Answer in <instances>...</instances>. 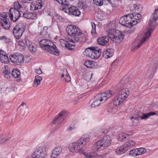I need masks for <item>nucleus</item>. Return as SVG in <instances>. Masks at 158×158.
<instances>
[{"mask_svg": "<svg viewBox=\"0 0 158 158\" xmlns=\"http://www.w3.org/2000/svg\"><path fill=\"white\" fill-rule=\"evenodd\" d=\"M158 8L155 9L154 12L151 15L148 23L149 28L143 34V38L136 47L137 48H139L143 42L149 37L151 33L154 29V27L156 24V22L158 18Z\"/></svg>", "mask_w": 158, "mask_h": 158, "instance_id": "1", "label": "nucleus"}, {"mask_svg": "<svg viewBox=\"0 0 158 158\" xmlns=\"http://www.w3.org/2000/svg\"><path fill=\"white\" fill-rule=\"evenodd\" d=\"M40 46L41 48L49 53L58 55L59 52L56 45L49 40L44 39L40 42Z\"/></svg>", "mask_w": 158, "mask_h": 158, "instance_id": "2", "label": "nucleus"}, {"mask_svg": "<svg viewBox=\"0 0 158 158\" xmlns=\"http://www.w3.org/2000/svg\"><path fill=\"white\" fill-rule=\"evenodd\" d=\"M114 92L108 91L100 94H98L94 98V100L91 105L92 107L94 108L99 106L101 102H105L107 99L114 95Z\"/></svg>", "mask_w": 158, "mask_h": 158, "instance_id": "3", "label": "nucleus"}, {"mask_svg": "<svg viewBox=\"0 0 158 158\" xmlns=\"http://www.w3.org/2000/svg\"><path fill=\"white\" fill-rule=\"evenodd\" d=\"M66 30L68 34L72 36L71 38V40H69L70 42L74 43L79 41V38L77 36L81 35L82 33L78 27L76 26L71 25L67 26Z\"/></svg>", "mask_w": 158, "mask_h": 158, "instance_id": "4", "label": "nucleus"}, {"mask_svg": "<svg viewBox=\"0 0 158 158\" xmlns=\"http://www.w3.org/2000/svg\"><path fill=\"white\" fill-rule=\"evenodd\" d=\"M107 33L108 37L115 43H120L123 40V35L118 30L114 29H110Z\"/></svg>", "mask_w": 158, "mask_h": 158, "instance_id": "5", "label": "nucleus"}, {"mask_svg": "<svg viewBox=\"0 0 158 158\" xmlns=\"http://www.w3.org/2000/svg\"><path fill=\"white\" fill-rule=\"evenodd\" d=\"M110 137L108 135L104 137L101 140L98 141L97 143L94 144L93 149L95 151L99 149L103 150L108 147L111 143Z\"/></svg>", "mask_w": 158, "mask_h": 158, "instance_id": "6", "label": "nucleus"}, {"mask_svg": "<svg viewBox=\"0 0 158 158\" xmlns=\"http://www.w3.org/2000/svg\"><path fill=\"white\" fill-rule=\"evenodd\" d=\"M129 94V92L127 89L125 88L121 90L113 100V104L115 106H119L123 102Z\"/></svg>", "mask_w": 158, "mask_h": 158, "instance_id": "7", "label": "nucleus"}, {"mask_svg": "<svg viewBox=\"0 0 158 158\" xmlns=\"http://www.w3.org/2000/svg\"><path fill=\"white\" fill-rule=\"evenodd\" d=\"M119 22L122 25L128 27H131L137 23V21L135 22L134 20H132V16L129 14L121 17L119 20Z\"/></svg>", "mask_w": 158, "mask_h": 158, "instance_id": "8", "label": "nucleus"}, {"mask_svg": "<svg viewBox=\"0 0 158 158\" xmlns=\"http://www.w3.org/2000/svg\"><path fill=\"white\" fill-rule=\"evenodd\" d=\"M10 61L15 64H20L24 61V56L22 54L16 53L9 56Z\"/></svg>", "mask_w": 158, "mask_h": 158, "instance_id": "9", "label": "nucleus"}, {"mask_svg": "<svg viewBox=\"0 0 158 158\" xmlns=\"http://www.w3.org/2000/svg\"><path fill=\"white\" fill-rule=\"evenodd\" d=\"M68 115V113L65 111L60 112L53 119L52 123L57 125V127H59Z\"/></svg>", "mask_w": 158, "mask_h": 158, "instance_id": "10", "label": "nucleus"}, {"mask_svg": "<svg viewBox=\"0 0 158 158\" xmlns=\"http://www.w3.org/2000/svg\"><path fill=\"white\" fill-rule=\"evenodd\" d=\"M82 146L77 140L76 142L71 143L69 144V148L71 152H79L81 154L84 153L82 149Z\"/></svg>", "mask_w": 158, "mask_h": 158, "instance_id": "11", "label": "nucleus"}, {"mask_svg": "<svg viewBox=\"0 0 158 158\" xmlns=\"http://www.w3.org/2000/svg\"><path fill=\"white\" fill-rule=\"evenodd\" d=\"M46 150L44 147L37 148L32 155V158H44L46 156Z\"/></svg>", "mask_w": 158, "mask_h": 158, "instance_id": "12", "label": "nucleus"}, {"mask_svg": "<svg viewBox=\"0 0 158 158\" xmlns=\"http://www.w3.org/2000/svg\"><path fill=\"white\" fill-rule=\"evenodd\" d=\"M65 8L64 9V11L69 15L79 16L81 12L77 7L66 5Z\"/></svg>", "mask_w": 158, "mask_h": 158, "instance_id": "13", "label": "nucleus"}, {"mask_svg": "<svg viewBox=\"0 0 158 158\" xmlns=\"http://www.w3.org/2000/svg\"><path fill=\"white\" fill-rule=\"evenodd\" d=\"M8 15L10 19L15 22L20 17L21 14L18 10L11 8L9 10Z\"/></svg>", "mask_w": 158, "mask_h": 158, "instance_id": "14", "label": "nucleus"}, {"mask_svg": "<svg viewBox=\"0 0 158 158\" xmlns=\"http://www.w3.org/2000/svg\"><path fill=\"white\" fill-rule=\"evenodd\" d=\"M24 31V29L23 28L16 26L13 28V33L16 39H19L22 36Z\"/></svg>", "mask_w": 158, "mask_h": 158, "instance_id": "15", "label": "nucleus"}, {"mask_svg": "<svg viewBox=\"0 0 158 158\" xmlns=\"http://www.w3.org/2000/svg\"><path fill=\"white\" fill-rule=\"evenodd\" d=\"M156 114V113L155 112H150L146 114H140L138 117H131V119L132 122H133V119L136 120L138 118H140L141 119H145L148 118L150 116Z\"/></svg>", "mask_w": 158, "mask_h": 158, "instance_id": "16", "label": "nucleus"}, {"mask_svg": "<svg viewBox=\"0 0 158 158\" xmlns=\"http://www.w3.org/2000/svg\"><path fill=\"white\" fill-rule=\"evenodd\" d=\"M62 148L60 146L55 147L53 149L51 156V158H56L62 152Z\"/></svg>", "mask_w": 158, "mask_h": 158, "instance_id": "17", "label": "nucleus"}, {"mask_svg": "<svg viewBox=\"0 0 158 158\" xmlns=\"http://www.w3.org/2000/svg\"><path fill=\"white\" fill-rule=\"evenodd\" d=\"M71 40V38H69V41H67L64 40H62L61 43L62 46H64L66 48L71 50L74 48L75 43L72 42H70L69 40Z\"/></svg>", "mask_w": 158, "mask_h": 158, "instance_id": "18", "label": "nucleus"}, {"mask_svg": "<svg viewBox=\"0 0 158 158\" xmlns=\"http://www.w3.org/2000/svg\"><path fill=\"white\" fill-rule=\"evenodd\" d=\"M93 48V53L91 54L90 58L93 59H97L101 55V49L97 47H95Z\"/></svg>", "mask_w": 158, "mask_h": 158, "instance_id": "19", "label": "nucleus"}, {"mask_svg": "<svg viewBox=\"0 0 158 158\" xmlns=\"http://www.w3.org/2000/svg\"><path fill=\"white\" fill-rule=\"evenodd\" d=\"M6 54L5 52L1 50H0V61L5 64L9 61V58Z\"/></svg>", "mask_w": 158, "mask_h": 158, "instance_id": "20", "label": "nucleus"}, {"mask_svg": "<svg viewBox=\"0 0 158 158\" xmlns=\"http://www.w3.org/2000/svg\"><path fill=\"white\" fill-rule=\"evenodd\" d=\"M108 37L103 36L100 37L98 40V43L101 45L106 46L108 44Z\"/></svg>", "mask_w": 158, "mask_h": 158, "instance_id": "21", "label": "nucleus"}, {"mask_svg": "<svg viewBox=\"0 0 158 158\" xmlns=\"http://www.w3.org/2000/svg\"><path fill=\"white\" fill-rule=\"evenodd\" d=\"M25 44L26 46L32 53H34L36 51V47L32 45L31 42L29 40H26Z\"/></svg>", "mask_w": 158, "mask_h": 158, "instance_id": "22", "label": "nucleus"}, {"mask_svg": "<svg viewBox=\"0 0 158 158\" xmlns=\"http://www.w3.org/2000/svg\"><path fill=\"white\" fill-rule=\"evenodd\" d=\"M89 140V137L87 135H83L81 138L78 140L81 145H85Z\"/></svg>", "mask_w": 158, "mask_h": 158, "instance_id": "23", "label": "nucleus"}, {"mask_svg": "<svg viewBox=\"0 0 158 158\" xmlns=\"http://www.w3.org/2000/svg\"><path fill=\"white\" fill-rule=\"evenodd\" d=\"M113 54V50L111 49H108L103 52L102 55L105 58L108 59L111 57Z\"/></svg>", "mask_w": 158, "mask_h": 158, "instance_id": "24", "label": "nucleus"}, {"mask_svg": "<svg viewBox=\"0 0 158 158\" xmlns=\"http://www.w3.org/2000/svg\"><path fill=\"white\" fill-rule=\"evenodd\" d=\"M135 142L133 140H129L126 142L123 145L126 149L127 151L130 148L134 145Z\"/></svg>", "mask_w": 158, "mask_h": 158, "instance_id": "25", "label": "nucleus"}, {"mask_svg": "<svg viewBox=\"0 0 158 158\" xmlns=\"http://www.w3.org/2000/svg\"><path fill=\"white\" fill-rule=\"evenodd\" d=\"M2 26L6 30L9 29L10 27V24L7 20L5 19H1V20Z\"/></svg>", "mask_w": 158, "mask_h": 158, "instance_id": "26", "label": "nucleus"}, {"mask_svg": "<svg viewBox=\"0 0 158 158\" xmlns=\"http://www.w3.org/2000/svg\"><path fill=\"white\" fill-rule=\"evenodd\" d=\"M94 48V47H91L86 48L83 52V54L90 58L91 54L93 53Z\"/></svg>", "mask_w": 158, "mask_h": 158, "instance_id": "27", "label": "nucleus"}, {"mask_svg": "<svg viewBox=\"0 0 158 158\" xmlns=\"http://www.w3.org/2000/svg\"><path fill=\"white\" fill-rule=\"evenodd\" d=\"M135 14L134 15L133 14H131L129 15H131V16H132V20H134L135 22L137 21L138 23L142 18L141 15L139 14V13L138 14L135 13Z\"/></svg>", "mask_w": 158, "mask_h": 158, "instance_id": "28", "label": "nucleus"}, {"mask_svg": "<svg viewBox=\"0 0 158 158\" xmlns=\"http://www.w3.org/2000/svg\"><path fill=\"white\" fill-rule=\"evenodd\" d=\"M10 71L8 69V67L7 65L4 66V69L3 72V75L7 79H8L10 77Z\"/></svg>", "mask_w": 158, "mask_h": 158, "instance_id": "29", "label": "nucleus"}, {"mask_svg": "<svg viewBox=\"0 0 158 158\" xmlns=\"http://www.w3.org/2000/svg\"><path fill=\"white\" fill-rule=\"evenodd\" d=\"M127 151V150L125 148L123 145L117 148L116 149V152L118 155H121Z\"/></svg>", "mask_w": 158, "mask_h": 158, "instance_id": "30", "label": "nucleus"}, {"mask_svg": "<svg viewBox=\"0 0 158 158\" xmlns=\"http://www.w3.org/2000/svg\"><path fill=\"white\" fill-rule=\"evenodd\" d=\"M42 80V78L40 76L37 75L35 77L34 82L33 83V86L36 87L40 85V81Z\"/></svg>", "mask_w": 158, "mask_h": 158, "instance_id": "31", "label": "nucleus"}, {"mask_svg": "<svg viewBox=\"0 0 158 158\" xmlns=\"http://www.w3.org/2000/svg\"><path fill=\"white\" fill-rule=\"evenodd\" d=\"M10 138L8 135H2L0 136V143H3L7 141Z\"/></svg>", "mask_w": 158, "mask_h": 158, "instance_id": "32", "label": "nucleus"}, {"mask_svg": "<svg viewBox=\"0 0 158 158\" xmlns=\"http://www.w3.org/2000/svg\"><path fill=\"white\" fill-rule=\"evenodd\" d=\"M133 11H135V13H139L142 9V7L141 5H137L135 4L133 5Z\"/></svg>", "mask_w": 158, "mask_h": 158, "instance_id": "33", "label": "nucleus"}, {"mask_svg": "<svg viewBox=\"0 0 158 158\" xmlns=\"http://www.w3.org/2000/svg\"><path fill=\"white\" fill-rule=\"evenodd\" d=\"M12 75L15 78H18L20 77V73L18 69H14L12 71Z\"/></svg>", "mask_w": 158, "mask_h": 158, "instance_id": "34", "label": "nucleus"}, {"mask_svg": "<svg viewBox=\"0 0 158 158\" xmlns=\"http://www.w3.org/2000/svg\"><path fill=\"white\" fill-rule=\"evenodd\" d=\"M127 135L123 133H121L118 135V139L119 141H123L127 138Z\"/></svg>", "mask_w": 158, "mask_h": 158, "instance_id": "35", "label": "nucleus"}, {"mask_svg": "<svg viewBox=\"0 0 158 158\" xmlns=\"http://www.w3.org/2000/svg\"><path fill=\"white\" fill-rule=\"evenodd\" d=\"M137 156L141 155L146 152L145 149L143 148L136 149Z\"/></svg>", "mask_w": 158, "mask_h": 158, "instance_id": "36", "label": "nucleus"}, {"mask_svg": "<svg viewBox=\"0 0 158 158\" xmlns=\"http://www.w3.org/2000/svg\"><path fill=\"white\" fill-rule=\"evenodd\" d=\"M84 65L87 68H92L94 65V62L89 60H88L84 62Z\"/></svg>", "mask_w": 158, "mask_h": 158, "instance_id": "37", "label": "nucleus"}, {"mask_svg": "<svg viewBox=\"0 0 158 158\" xmlns=\"http://www.w3.org/2000/svg\"><path fill=\"white\" fill-rule=\"evenodd\" d=\"M126 83L124 82V80H122L117 85V89H119L124 86H126Z\"/></svg>", "mask_w": 158, "mask_h": 158, "instance_id": "38", "label": "nucleus"}, {"mask_svg": "<svg viewBox=\"0 0 158 158\" xmlns=\"http://www.w3.org/2000/svg\"><path fill=\"white\" fill-rule=\"evenodd\" d=\"M14 7L13 9L19 10V9L22 8L21 5L19 3L18 1H16L14 3Z\"/></svg>", "mask_w": 158, "mask_h": 158, "instance_id": "39", "label": "nucleus"}, {"mask_svg": "<svg viewBox=\"0 0 158 158\" xmlns=\"http://www.w3.org/2000/svg\"><path fill=\"white\" fill-rule=\"evenodd\" d=\"M91 27L92 31L91 32L92 34H95L96 32V25L94 22H91Z\"/></svg>", "mask_w": 158, "mask_h": 158, "instance_id": "40", "label": "nucleus"}, {"mask_svg": "<svg viewBox=\"0 0 158 158\" xmlns=\"http://www.w3.org/2000/svg\"><path fill=\"white\" fill-rule=\"evenodd\" d=\"M63 71L66 73V78H65L66 81L68 82L70 81H71L70 77L67 73V70L66 69H63Z\"/></svg>", "mask_w": 158, "mask_h": 158, "instance_id": "41", "label": "nucleus"}, {"mask_svg": "<svg viewBox=\"0 0 158 158\" xmlns=\"http://www.w3.org/2000/svg\"><path fill=\"white\" fill-rule=\"evenodd\" d=\"M94 3L98 6H102L103 5V0H93Z\"/></svg>", "mask_w": 158, "mask_h": 158, "instance_id": "42", "label": "nucleus"}, {"mask_svg": "<svg viewBox=\"0 0 158 158\" xmlns=\"http://www.w3.org/2000/svg\"><path fill=\"white\" fill-rule=\"evenodd\" d=\"M129 154L132 156H137L136 149H133L131 150Z\"/></svg>", "mask_w": 158, "mask_h": 158, "instance_id": "43", "label": "nucleus"}, {"mask_svg": "<svg viewBox=\"0 0 158 158\" xmlns=\"http://www.w3.org/2000/svg\"><path fill=\"white\" fill-rule=\"evenodd\" d=\"M61 0V4L62 6V10H63L64 11V8H65V6L66 5H69L68 4L66 0Z\"/></svg>", "mask_w": 158, "mask_h": 158, "instance_id": "44", "label": "nucleus"}, {"mask_svg": "<svg viewBox=\"0 0 158 158\" xmlns=\"http://www.w3.org/2000/svg\"><path fill=\"white\" fill-rule=\"evenodd\" d=\"M31 13H25L23 14V16L25 18L30 19L31 18Z\"/></svg>", "mask_w": 158, "mask_h": 158, "instance_id": "45", "label": "nucleus"}, {"mask_svg": "<svg viewBox=\"0 0 158 158\" xmlns=\"http://www.w3.org/2000/svg\"><path fill=\"white\" fill-rule=\"evenodd\" d=\"M18 42V45L20 46L23 47V48H24V47H25V45L24 43L22 41V40H20Z\"/></svg>", "mask_w": 158, "mask_h": 158, "instance_id": "46", "label": "nucleus"}, {"mask_svg": "<svg viewBox=\"0 0 158 158\" xmlns=\"http://www.w3.org/2000/svg\"><path fill=\"white\" fill-rule=\"evenodd\" d=\"M0 40H5L6 42H8L9 41L10 39L7 38L6 36H3L0 37Z\"/></svg>", "mask_w": 158, "mask_h": 158, "instance_id": "47", "label": "nucleus"}, {"mask_svg": "<svg viewBox=\"0 0 158 158\" xmlns=\"http://www.w3.org/2000/svg\"><path fill=\"white\" fill-rule=\"evenodd\" d=\"M2 15H0V17H1L2 18H1V19H5L7 20V17L8 15V14L7 13H5L4 14H1Z\"/></svg>", "mask_w": 158, "mask_h": 158, "instance_id": "48", "label": "nucleus"}, {"mask_svg": "<svg viewBox=\"0 0 158 158\" xmlns=\"http://www.w3.org/2000/svg\"><path fill=\"white\" fill-rule=\"evenodd\" d=\"M31 18L30 19H35L37 18V15L32 13H31Z\"/></svg>", "mask_w": 158, "mask_h": 158, "instance_id": "49", "label": "nucleus"}, {"mask_svg": "<svg viewBox=\"0 0 158 158\" xmlns=\"http://www.w3.org/2000/svg\"><path fill=\"white\" fill-rule=\"evenodd\" d=\"M35 72L36 73L39 74H40L42 73V71L40 69H35Z\"/></svg>", "mask_w": 158, "mask_h": 158, "instance_id": "50", "label": "nucleus"}, {"mask_svg": "<svg viewBox=\"0 0 158 158\" xmlns=\"http://www.w3.org/2000/svg\"><path fill=\"white\" fill-rule=\"evenodd\" d=\"M17 156V155L16 152L13 153L11 155V157L12 158H15Z\"/></svg>", "mask_w": 158, "mask_h": 158, "instance_id": "51", "label": "nucleus"}, {"mask_svg": "<svg viewBox=\"0 0 158 158\" xmlns=\"http://www.w3.org/2000/svg\"><path fill=\"white\" fill-rule=\"evenodd\" d=\"M42 5H39L38 6H35L34 10H36L38 9H41V8Z\"/></svg>", "mask_w": 158, "mask_h": 158, "instance_id": "52", "label": "nucleus"}, {"mask_svg": "<svg viewBox=\"0 0 158 158\" xmlns=\"http://www.w3.org/2000/svg\"><path fill=\"white\" fill-rule=\"evenodd\" d=\"M75 128V127L74 126H73V127H72L71 126H70L68 128V130L69 131H72L73 129H74Z\"/></svg>", "mask_w": 158, "mask_h": 158, "instance_id": "53", "label": "nucleus"}, {"mask_svg": "<svg viewBox=\"0 0 158 158\" xmlns=\"http://www.w3.org/2000/svg\"><path fill=\"white\" fill-rule=\"evenodd\" d=\"M65 74H66V73H65V72H64L61 75V77H64V75Z\"/></svg>", "mask_w": 158, "mask_h": 158, "instance_id": "54", "label": "nucleus"}, {"mask_svg": "<svg viewBox=\"0 0 158 158\" xmlns=\"http://www.w3.org/2000/svg\"><path fill=\"white\" fill-rule=\"evenodd\" d=\"M57 2L59 3H61V0H55Z\"/></svg>", "mask_w": 158, "mask_h": 158, "instance_id": "55", "label": "nucleus"}, {"mask_svg": "<svg viewBox=\"0 0 158 158\" xmlns=\"http://www.w3.org/2000/svg\"><path fill=\"white\" fill-rule=\"evenodd\" d=\"M25 105V104L24 103H22L20 106H23L24 105Z\"/></svg>", "mask_w": 158, "mask_h": 158, "instance_id": "56", "label": "nucleus"}, {"mask_svg": "<svg viewBox=\"0 0 158 158\" xmlns=\"http://www.w3.org/2000/svg\"><path fill=\"white\" fill-rule=\"evenodd\" d=\"M47 29V27H44V29Z\"/></svg>", "mask_w": 158, "mask_h": 158, "instance_id": "57", "label": "nucleus"}, {"mask_svg": "<svg viewBox=\"0 0 158 158\" xmlns=\"http://www.w3.org/2000/svg\"><path fill=\"white\" fill-rule=\"evenodd\" d=\"M92 74H91V77H90V80H91V77H92Z\"/></svg>", "mask_w": 158, "mask_h": 158, "instance_id": "58", "label": "nucleus"}, {"mask_svg": "<svg viewBox=\"0 0 158 158\" xmlns=\"http://www.w3.org/2000/svg\"><path fill=\"white\" fill-rule=\"evenodd\" d=\"M59 17L60 18H61V17H60V16H59Z\"/></svg>", "mask_w": 158, "mask_h": 158, "instance_id": "59", "label": "nucleus"}]
</instances>
